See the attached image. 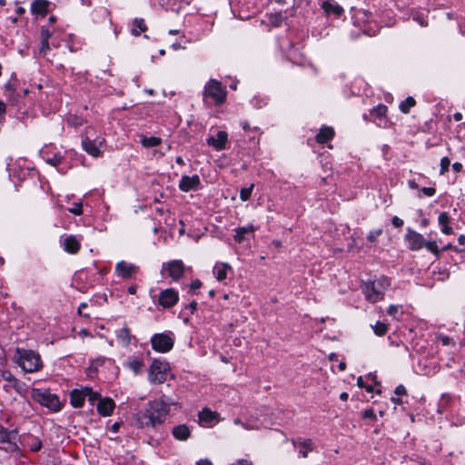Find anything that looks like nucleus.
Returning a JSON list of instances; mask_svg holds the SVG:
<instances>
[{
    "instance_id": "44",
    "label": "nucleus",
    "mask_w": 465,
    "mask_h": 465,
    "mask_svg": "<svg viewBox=\"0 0 465 465\" xmlns=\"http://www.w3.org/2000/svg\"><path fill=\"white\" fill-rule=\"evenodd\" d=\"M241 126L247 133H258V132H260V128L259 127H254V128L252 129L250 124H249V123L247 121H242L241 123Z\"/></svg>"
},
{
    "instance_id": "8",
    "label": "nucleus",
    "mask_w": 465,
    "mask_h": 465,
    "mask_svg": "<svg viewBox=\"0 0 465 465\" xmlns=\"http://www.w3.org/2000/svg\"><path fill=\"white\" fill-rule=\"evenodd\" d=\"M150 342L153 351L160 353L168 352L174 345L173 334L171 331L155 333L151 337Z\"/></svg>"
},
{
    "instance_id": "14",
    "label": "nucleus",
    "mask_w": 465,
    "mask_h": 465,
    "mask_svg": "<svg viewBox=\"0 0 465 465\" xmlns=\"http://www.w3.org/2000/svg\"><path fill=\"white\" fill-rule=\"evenodd\" d=\"M405 238L408 242L409 249L411 251H419L423 248L425 244L423 235L411 229H408Z\"/></svg>"
},
{
    "instance_id": "50",
    "label": "nucleus",
    "mask_w": 465,
    "mask_h": 465,
    "mask_svg": "<svg viewBox=\"0 0 465 465\" xmlns=\"http://www.w3.org/2000/svg\"><path fill=\"white\" fill-rule=\"evenodd\" d=\"M282 20V15L280 13H277V14H274V15H272L271 17H270V21L275 25H279L280 22Z\"/></svg>"
},
{
    "instance_id": "2",
    "label": "nucleus",
    "mask_w": 465,
    "mask_h": 465,
    "mask_svg": "<svg viewBox=\"0 0 465 465\" xmlns=\"http://www.w3.org/2000/svg\"><path fill=\"white\" fill-rule=\"evenodd\" d=\"M14 361L25 371L33 373L43 368V361L38 352L33 350L16 348Z\"/></svg>"
},
{
    "instance_id": "53",
    "label": "nucleus",
    "mask_w": 465,
    "mask_h": 465,
    "mask_svg": "<svg viewBox=\"0 0 465 465\" xmlns=\"http://www.w3.org/2000/svg\"><path fill=\"white\" fill-rule=\"evenodd\" d=\"M413 20L417 21L421 26H427V21L419 14L413 16Z\"/></svg>"
},
{
    "instance_id": "32",
    "label": "nucleus",
    "mask_w": 465,
    "mask_h": 465,
    "mask_svg": "<svg viewBox=\"0 0 465 465\" xmlns=\"http://www.w3.org/2000/svg\"><path fill=\"white\" fill-rule=\"evenodd\" d=\"M415 104H416L415 99L411 96H409L400 104L399 107H400V110L403 114H409L411 108H412Z\"/></svg>"
},
{
    "instance_id": "17",
    "label": "nucleus",
    "mask_w": 465,
    "mask_h": 465,
    "mask_svg": "<svg viewBox=\"0 0 465 465\" xmlns=\"http://www.w3.org/2000/svg\"><path fill=\"white\" fill-rule=\"evenodd\" d=\"M412 399L413 397H410L406 388L401 384L395 388L394 396L391 398V401L395 405H412Z\"/></svg>"
},
{
    "instance_id": "52",
    "label": "nucleus",
    "mask_w": 465,
    "mask_h": 465,
    "mask_svg": "<svg viewBox=\"0 0 465 465\" xmlns=\"http://www.w3.org/2000/svg\"><path fill=\"white\" fill-rule=\"evenodd\" d=\"M4 88H5V92H10V93H14L16 89L15 84L14 83H12L11 81H8L5 84Z\"/></svg>"
},
{
    "instance_id": "54",
    "label": "nucleus",
    "mask_w": 465,
    "mask_h": 465,
    "mask_svg": "<svg viewBox=\"0 0 465 465\" xmlns=\"http://www.w3.org/2000/svg\"><path fill=\"white\" fill-rule=\"evenodd\" d=\"M6 114V104L0 100V122H2V119L5 118V115Z\"/></svg>"
},
{
    "instance_id": "25",
    "label": "nucleus",
    "mask_w": 465,
    "mask_h": 465,
    "mask_svg": "<svg viewBox=\"0 0 465 465\" xmlns=\"http://www.w3.org/2000/svg\"><path fill=\"white\" fill-rule=\"evenodd\" d=\"M49 5L50 2L47 0H35L31 5V12L45 16L48 13Z\"/></svg>"
},
{
    "instance_id": "61",
    "label": "nucleus",
    "mask_w": 465,
    "mask_h": 465,
    "mask_svg": "<svg viewBox=\"0 0 465 465\" xmlns=\"http://www.w3.org/2000/svg\"><path fill=\"white\" fill-rule=\"evenodd\" d=\"M462 168L463 166L460 163L456 162L452 164V169L456 173H460L462 170Z\"/></svg>"
},
{
    "instance_id": "7",
    "label": "nucleus",
    "mask_w": 465,
    "mask_h": 465,
    "mask_svg": "<svg viewBox=\"0 0 465 465\" xmlns=\"http://www.w3.org/2000/svg\"><path fill=\"white\" fill-rule=\"evenodd\" d=\"M166 414V409H145L136 414V423L139 427L154 426L162 422V418Z\"/></svg>"
},
{
    "instance_id": "38",
    "label": "nucleus",
    "mask_w": 465,
    "mask_h": 465,
    "mask_svg": "<svg viewBox=\"0 0 465 465\" xmlns=\"http://www.w3.org/2000/svg\"><path fill=\"white\" fill-rule=\"evenodd\" d=\"M254 184L252 183L249 187L242 188L240 191V198L242 202H246L250 199Z\"/></svg>"
},
{
    "instance_id": "29",
    "label": "nucleus",
    "mask_w": 465,
    "mask_h": 465,
    "mask_svg": "<svg viewBox=\"0 0 465 465\" xmlns=\"http://www.w3.org/2000/svg\"><path fill=\"white\" fill-rule=\"evenodd\" d=\"M147 30V25L143 18H135L133 21L132 34L135 36Z\"/></svg>"
},
{
    "instance_id": "42",
    "label": "nucleus",
    "mask_w": 465,
    "mask_h": 465,
    "mask_svg": "<svg viewBox=\"0 0 465 465\" xmlns=\"http://www.w3.org/2000/svg\"><path fill=\"white\" fill-rule=\"evenodd\" d=\"M69 212L74 215H81L83 213V204L82 203H75L74 206L69 209Z\"/></svg>"
},
{
    "instance_id": "24",
    "label": "nucleus",
    "mask_w": 465,
    "mask_h": 465,
    "mask_svg": "<svg viewBox=\"0 0 465 465\" xmlns=\"http://www.w3.org/2000/svg\"><path fill=\"white\" fill-rule=\"evenodd\" d=\"M334 134L335 133L332 127L323 126L320 129L315 139L317 143L323 144L331 141L334 137Z\"/></svg>"
},
{
    "instance_id": "59",
    "label": "nucleus",
    "mask_w": 465,
    "mask_h": 465,
    "mask_svg": "<svg viewBox=\"0 0 465 465\" xmlns=\"http://www.w3.org/2000/svg\"><path fill=\"white\" fill-rule=\"evenodd\" d=\"M99 413L104 416H111L113 414L114 409H97Z\"/></svg>"
},
{
    "instance_id": "56",
    "label": "nucleus",
    "mask_w": 465,
    "mask_h": 465,
    "mask_svg": "<svg viewBox=\"0 0 465 465\" xmlns=\"http://www.w3.org/2000/svg\"><path fill=\"white\" fill-rule=\"evenodd\" d=\"M42 447V443L40 440H34V443H32L30 445V449L33 450V451H37L41 449Z\"/></svg>"
},
{
    "instance_id": "22",
    "label": "nucleus",
    "mask_w": 465,
    "mask_h": 465,
    "mask_svg": "<svg viewBox=\"0 0 465 465\" xmlns=\"http://www.w3.org/2000/svg\"><path fill=\"white\" fill-rule=\"evenodd\" d=\"M63 245L64 251L72 254L77 253L81 249V243L74 235L66 236Z\"/></svg>"
},
{
    "instance_id": "41",
    "label": "nucleus",
    "mask_w": 465,
    "mask_h": 465,
    "mask_svg": "<svg viewBox=\"0 0 465 465\" xmlns=\"http://www.w3.org/2000/svg\"><path fill=\"white\" fill-rule=\"evenodd\" d=\"M382 233V230L381 229H377V230H373V231H371L367 236V239L371 242H376V240L378 239V237Z\"/></svg>"
},
{
    "instance_id": "16",
    "label": "nucleus",
    "mask_w": 465,
    "mask_h": 465,
    "mask_svg": "<svg viewBox=\"0 0 465 465\" xmlns=\"http://www.w3.org/2000/svg\"><path fill=\"white\" fill-rule=\"evenodd\" d=\"M200 185L201 180L197 174L193 176L183 175L179 182V189L185 193L195 191L200 187Z\"/></svg>"
},
{
    "instance_id": "43",
    "label": "nucleus",
    "mask_w": 465,
    "mask_h": 465,
    "mask_svg": "<svg viewBox=\"0 0 465 465\" xmlns=\"http://www.w3.org/2000/svg\"><path fill=\"white\" fill-rule=\"evenodd\" d=\"M454 403L455 402H454V400H453L451 395H450V394H443L441 396V399H440V404L441 406H445L447 404H454Z\"/></svg>"
},
{
    "instance_id": "46",
    "label": "nucleus",
    "mask_w": 465,
    "mask_h": 465,
    "mask_svg": "<svg viewBox=\"0 0 465 465\" xmlns=\"http://www.w3.org/2000/svg\"><path fill=\"white\" fill-rule=\"evenodd\" d=\"M399 308L400 307L398 305L391 304V305L389 306V308L387 310V313L390 316H392L394 319H398L397 314H398V312H399Z\"/></svg>"
},
{
    "instance_id": "20",
    "label": "nucleus",
    "mask_w": 465,
    "mask_h": 465,
    "mask_svg": "<svg viewBox=\"0 0 465 465\" xmlns=\"http://www.w3.org/2000/svg\"><path fill=\"white\" fill-rule=\"evenodd\" d=\"M321 6L327 15H333L335 17H340L343 13V8L333 0H324Z\"/></svg>"
},
{
    "instance_id": "28",
    "label": "nucleus",
    "mask_w": 465,
    "mask_h": 465,
    "mask_svg": "<svg viewBox=\"0 0 465 465\" xmlns=\"http://www.w3.org/2000/svg\"><path fill=\"white\" fill-rule=\"evenodd\" d=\"M231 269L232 267L228 263L218 262L213 268V274L215 275V278L221 282L226 279L227 272Z\"/></svg>"
},
{
    "instance_id": "5",
    "label": "nucleus",
    "mask_w": 465,
    "mask_h": 465,
    "mask_svg": "<svg viewBox=\"0 0 465 465\" xmlns=\"http://www.w3.org/2000/svg\"><path fill=\"white\" fill-rule=\"evenodd\" d=\"M105 139L97 135L94 129L86 130L84 137L82 139L83 149L91 156L98 157L101 155V147L104 146Z\"/></svg>"
},
{
    "instance_id": "13",
    "label": "nucleus",
    "mask_w": 465,
    "mask_h": 465,
    "mask_svg": "<svg viewBox=\"0 0 465 465\" xmlns=\"http://www.w3.org/2000/svg\"><path fill=\"white\" fill-rule=\"evenodd\" d=\"M220 421V416L210 409H203L198 413V423L203 427H213Z\"/></svg>"
},
{
    "instance_id": "37",
    "label": "nucleus",
    "mask_w": 465,
    "mask_h": 465,
    "mask_svg": "<svg viewBox=\"0 0 465 465\" xmlns=\"http://www.w3.org/2000/svg\"><path fill=\"white\" fill-rule=\"evenodd\" d=\"M372 329L374 331V333L378 336H383L387 331H388V326L387 324L378 321L374 326H372Z\"/></svg>"
},
{
    "instance_id": "15",
    "label": "nucleus",
    "mask_w": 465,
    "mask_h": 465,
    "mask_svg": "<svg viewBox=\"0 0 465 465\" xmlns=\"http://www.w3.org/2000/svg\"><path fill=\"white\" fill-rule=\"evenodd\" d=\"M16 435V430H8L0 425V442L8 444L7 450L16 451L18 450V446L15 443Z\"/></svg>"
},
{
    "instance_id": "18",
    "label": "nucleus",
    "mask_w": 465,
    "mask_h": 465,
    "mask_svg": "<svg viewBox=\"0 0 465 465\" xmlns=\"http://www.w3.org/2000/svg\"><path fill=\"white\" fill-rule=\"evenodd\" d=\"M228 142V134L225 131H218L216 136H209L206 143L216 151H222L226 148Z\"/></svg>"
},
{
    "instance_id": "11",
    "label": "nucleus",
    "mask_w": 465,
    "mask_h": 465,
    "mask_svg": "<svg viewBox=\"0 0 465 465\" xmlns=\"http://www.w3.org/2000/svg\"><path fill=\"white\" fill-rule=\"evenodd\" d=\"M167 271L168 276L173 281H179L184 274V264L181 260H173L163 264Z\"/></svg>"
},
{
    "instance_id": "1",
    "label": "nucleus",
    "mask_w": 465,
    "mask_h": 465,
    "mask_svg": "<svg viewBox=\"0 0 465 465\" xmlns=\"http://www.w3.org/2000/svg\"><path fill=\"white\" fill-rule=\"evenodd\" d=\"M85 400L93 407H116L113 399L109 397L103 398L100 393L94 391L90 387L74 389L70 392V402L73 407H82Z\"/></svg>"
},
{
    "instance_id": "34",
    "label": "nucleus",
    "mask_w": 465,
    "mask_h": 465,
    "mask_svg": "<svg viewBox=\"0 0 465 465\" xmlns=\"http://www.w3.org/2000/svg\"><path fill=\"white\" fill-rule=\"evenodd\" d=\"M372 381L374 384L380 386V383L376 380V376L372 374H368L365 378L362 376L358 377L357 385L360 389H363L364 386L368 383V381Z\"/></svg>"
},
{
    "instance_id": "27",
    "label": "nucleus",
    "mask_w": 465,
    "mask_h": 465,
    "mask_svg": "<svg viewBox=\"0 0 465 465\" xmlns=\"http://www.w3.org/2000/svg\"><path fill=\"white\" fill-rule=\"evenodd\" d=\"M439 224L441 227V232L446 234L450 235L453 233V229L449 225L450 222V217L448 213L443 212L439 215L438 218Z\"/></svg>"
},
{
    "instance_id": "36",
    "label": "nucleus",
    "mask_w": 465,
    "mask_h": 465,
    "mask_svg": "<svg viewBox=\"0 0 465 465\" xmlns=\"http://www.w3.org/2000/svg\"><path fill=\"white\" fill-rule=\"evenodd\" d=\"M429 252H432L436 258H439L441 251L438 248L437 243L435 241H426L424 246Z\"/></svg>"
},
{
    "instance_id": "30",
    "label": "nucleus",
    "mask_w": 465,
    "mask_h": 465,
    "mask_svg": "<svg viewBox=\"0 0 465 465\" xmlns=\"http://www.w3.org/2000/svg\"><path fill=\"white\" fill-rule=\"evenodd\" d=\"M173 434L177 440H184L189 437L190 431L185 425H179L173 428Z\"/></svg>"
},
{
    "instance_id": "48",
    "label": "nucleus",
    "mask_w": 465,
    "mask_h": 465,
    "mask_svg": "<svg viewBox=\"0 0 465 465\" xmlns=\"http://www.w3.org/2000/svg\"><path fill=\"white\" fill-rule=\"evenodd\" d=\"M420 192L426 196H433L436 193V189L434 187H422Z\"/></svg>"
},
{
    "instance_id": "49",
    "label": "nucleus",
    "mask_w": 465,
    "mask_h": 465,
    "mask_svg": "<svg viewBox=\"0 0 465 465\" xmlns=\"http://www.w3.org/2000/svg\"><path fill=\"white\" fill-rule=\"evenodd\" d=\"M49 49V41L41 42L40 54L45 56Z\"/></svg>"
},
{
    "instance_id": "12",
    "label": "nucleus",
    "mask_w": 465,
    "mask_h": 465,
    "mask_svg": "<svg viewBox=\"0 0 465 465\" xmlns=\"http://www.w3.org/2000/svg\"><path fill=\"white\" fill-rule=\"evenodd\" d=\"M139 272V267L125 261L118 262L115 265V273L123 279H131Z\"/></svg>"
},
{
    "instance_id": "19",
    "label": "nucleus",
    "mask_w": 465,
    "mask_h": 465,
    "mask_svg": "<svg viewBox=\"0 0 465 465\" xmlns=\"http://www.w3.org/2000/svg\"><path fill=\"white\" fill-rule=\"evenodd\" d=\"M41 154H42V157L43 159L49 164L53 165V166H57L59 165L63 160H64V156H62L60 153H53L52 152V147H45L42 151H41Z\"/></svg>"
},
{
    "instance_id": "47",
    "label": "nucleus",
    "mask_w": 465,
    "mask_h": 465,
    "mask_svg": "<svg viewBox=\"0 0 465 465\" xmlns=\"http://www.w3.org/2000/svg\"><path fill=\"white\" fill-rule=\"evenodd\" d=\"M362 418L364 420H375L376 418V415L374 414L373 411L371 409H366L363 412H362Z\"/></svg>"
},
{
    "instance_id": "26",
    "label": "nucleus",
    "mask_w": 465,
    "mask_h": 465,
    "mask_svg": "<svg viewBox=\"0 0 465 465\" xmlns=\"http://www.w3.org/2000/svg\"><path fill=\"white\" fill-rule=\"evenodd\" d=\"M256 231V228L252 224H249L248 226L237 227L235 229L234 241L241 243L246 238L245 234L253 233Z\"/></svg>"
},
{
    "instance_id": "4",
    "label": "nucleus",
    "mask_w": 465,
    "mask_h": 465,
    "mask_svg": "<svg viewBox=\"0 0 465 465\" xmlns=\"http://www.w3.org/2000/svg\"><path fill=\"white\" fill-rule=\"evenodd\" d=\"M170 371L171 368L168 361L162 359H155L149 368L148 380L150 382L155 384L163 383L169 375L172 376Z\"/></svg>"
},
{
    "instance_id": "62",
    "label": "nucleus",
    "mask_w": 465,
    "mask_h": 465,
    "mask_svg": "<svg viewBox=\"0 0 465 465\" xmlns=\"http://www.w3.org/2000/svg\"><path fill=\"white\" fill-rule=\"evenodd\" d=\"M232 465H252L251 462H249L248 460H237L234 464Z\"/></svg>"
},
{
    "instance_id": "21",
    "label": "nucleus",
    "mask_w": 465,
    "mask_h": 465,
    "mask_svg": "<svg viewBox=\"0 0 465 465\" xmlns=\"http://www.w3.org/2000/svg\"><path fill=\"white\" fill-rule=\"evenodd\" d=\"M124 366L131 370L134 374L138 375L142 372L144 367V362L143 359L131 356L124 362Z\"/></svg>"
},
{
    "instance_id": "31",
    "label": "nucleus",
    "mask_w": 465,
    "mask_h": 465,
    "mask_svg": "<svg viewBox=\"0 0 465 465\" xmlns=\"http://www.w3.org/2000/svg\"><path fill=\"white\" fill-rule=\"evenodd\" d=\"M161 143H162V139L159 137H155V136H150V137L143 136L141 139V143L145 148L156 147V146L160 145Z\"/></svg>"
},
{
    "instance_id": "10",
    "label": "nucleus",
    "mask_w": 465,
    "mask_h": 465,
    "mask_svg": "<svg viewBox=\"0 0 465 465\" xmlns=\"http://www.w3.org/2000/svg\"><path fill=\"white\" fill-rule=\"evenodd\" d=\"M179 301L177 291L173 288H168L162 291L159 294L158 304L163 308L169 309L173 307Z\"/></svg>"
},
{
    "instance_id": "55",
    "label": "nucleus",
    "mask_w": 465,
    "mask_h": 465,
    "mask_svg": "<svg viewBox=\"0 0 465 465\" xmlns=\"http://www.w3.org/2000/svg\"><path fill=\"white\" fill-rule=\"evenodd\" d=\"M197 306H198V303L197 302L195 301H193L192 302H190L187 306H186V309H188L190 311V313L191 314H193L196 310H197Z\"/></svg>"
},
{
    "instance_id": "63",
    "label": "nucleus",
    "mask_w": 465,
    "mask_h": 465,
    "mask_svg": "<svg viewBox=\"0 0 465 465\" xmlns=\"http://www.w3.org/2000/svg\"><path fill=\"white\" fill-rule=\"evenodd\" d=\"M458 242L460 245H465V235L460 234L458 238Z\"/></svg>"
},
{
    "instance_id": "9",
    "label": "nucleus",
    "mask_w": 465,
    "mask_h": 465,
    "mask_svg": "<svg viewBox=\"0 0 465 465\" xmlns=\"http://www.w3.org/2000/svg\"><path fill=\"white\" fill-rule=\"evenodd\" d=\"M32 398L42 407H61L58 396L52 393L50 390L33 389Z\"/></svg>"
},
{
    "instance_id": "23",
    "label": "nucleus",
    "mask_w": 465,
    "mask_h": 465,
    "mask_svg": "<svg viewBox=\"0 0 465 465\" xmlns=\"http://www.w3.org/2000/svg\"><path fill=\"white\" fill-rule=\"evenodd\" d=\"M115 335L125 347L132 343V340H135V337L131 334V330L127 326L115 331Z\"/></svg>"
},
{
    "instance_id": "3",
    "label": "nucleus",
    "mask_w": 465,
    "mask_h": 465,
    "mask_svg": "<svg viewBox=\"0 0 465 465\" xmlns=\"http://www.w3.org/2000/svg\"><path fill=\"white\" fill-rule=\"evenodd\" d=\"M391 285V279L387 276H381L375 280L363 282L362 292L368 302L375 303L384 299L385 291Z\"/></svg>"
},
{
    "instance_id": "40",
    "label": "nucleus",
    "mask_w": 465,
    "mask_h": 465,
    "mask_svg": "<svg viewBox=\"0 0 465 465\" xmlns=\"http://www.w3.org/2000/svg\"><path fill=\"white\" fill-rule=\"evenodd\" d=\"M450 165V160L447 156L442 157L440 159V174L442 175L445 173H447L449 171Z\"/></svg>"
},
{
    "instance_id": "60",
    "label": "nucleus",
    "mask_w": 465,
    "mask_h": 465,
    "mask_svg": "<svg viewBox=\"0 0 465 465\" xmlns=\"http://www.w3.org/2000/svg\"><path fill=\"white\" fill-rule=\"evenodd\" d=\"M373 385H375L372 381L371 383H367L365 386H364V390L366 392L370 393L372 395L373 391H374V388H373Z\"/></svg>"
},
{
    "instance_id": "45",
    "label": "nucleus",
    "mask_w": 465,
    "mask_h": 465,
    "mask_svg": "<svg viewBox=\"0 0 465 465\" xmlns=\"http://www.w3.org/2000/svg\"><path fill=\"white\" fill-rule=\"evenodd\" d=\"M51 36H52V33L48 29L42 27L41 34H40L41 42L49 41Z\"/></svg>"
},
{
    "instance_id": "64",
    "label": "nucleus",
    "mask_w": 465,
    "mask_h": 465,
    "mask_svg": "<svg viewBox=\"0 0 465 465\" xmlns=\"http://www.w3.org/2000/svg\"><path fill=\"white\" fill-rule=\"evenodd\" d=\"M197 465H213L209 460H201Z\"/></svg>"
},
{
    "instance_id": "57",
    "label": "nucleus",
    "mask_w": 465,
    "mask_h": 465,
    "mask_svg": "<svg viewBox=\"0 0 465 465\" xmlns=\"http://www.w3.org/2000/svg\"><path fill=\"white\" fill-rule=\"evenodd\" d=\"M391 223L396 228H400L403 225V221L398 216H394L391 220Z\"/></svg>"
},
{
    "instance_id": "33",
    "label": "nucleus",
    "mask_w": 465,
    "mask_h": 465,
    "mask_svg": "<svg viewBox=\"0 0 465 465\" xmlns=\"http://www.w3.org/2000/svg\"><path fill=\"white\" fill-rule=\"evenodd\" d=\"M388 112V107L382 104H378L371 110V115L382 119Z\"/></svg>"
},
{
    "instance_id": "39",
    "label": "nucleus",
    "mask_w": 465,
    "mask_h": 465,
    "mask_svg": "<svg viewBox=\"0 0 465 465\" xmlns=\"http://www.w3.org/2000/svg\"><path fill=\"white\" fill-rule=\"evenodd\" d=\"M437 339H438V341H440L441 342V344L443 346H449V345L455 346V341H453V339L447 335L439 334L437 336Z\"/></svg>"
},
{
    "instance_id": "58",
    "label": "nucleus",
    "mask_w": 465,
    "mask_h": 465,
    "mask_svg": "<svg viewBox=\"0 0 465 465\" xmlns=\"http://www.w3.org/2000/svg\"><path fill=\"white\" fill-rule=\"evenodd\" d=\"M85 308H87V303L82 302L78 307V314L81 316L89 318L90 317L89 314L84 313V312H83V310H84Z\"/></svg>"
},
{
    "instance_id": "51",
    "label": "nucleus",
    "mask_w": 465,
    "mask_h": 465,
    "mask_svg": "<svg viewBox=\"0 0 465 465\" xmlns=\"http://www.w3.org/2000/svg\"><path fill=\"white\" fill-rule=\"evenodd\" d=\"M202 287V282L198 279L193 280L191 283L190 290L192 292H195L196 290L200 289Z\"/></svg>"
},
{
    "instance_id": "6",
    "label": "nucleus",
    "mask_w": 465,
    "mask_h": 465,
    "mask_svg": "<svg viewBox=\"0 0 465 465\" xmlns=\"http://www.w3.org/2000/svg\"><path fill=\"white\" fill-rule=\"evenodd\" d=\"M203 94V100L210 98L216 105H221L225 102L227 93L221 82L211 79L205 84Z\"/></svg>"
},
{
    "instance_id": "35",
    "label": "nucleus",
    "mask_w": 465,
    "mask_h": 465,
    "mask_svg": "<svg viewBox=\"0 0 465 465\" xmlns=\"http://www.w3.org/2000/svg\"><path fill=\"white\" fill-rule=\"evenodd\" d=\"M312 450V443L310 440H304L299 444V452L302 458H307L308 453Z\"/></svg>"
}]
</instances>
